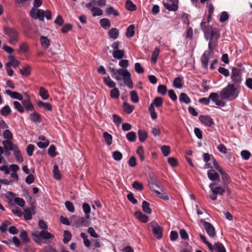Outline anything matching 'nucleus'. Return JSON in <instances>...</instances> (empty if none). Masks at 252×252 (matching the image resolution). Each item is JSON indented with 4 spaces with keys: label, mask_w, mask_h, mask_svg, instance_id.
<instances>
[{
    "label": "nucleus",
    "mask_w": 252,
    "mask_h": 252,
    "mask_svg": "<svg viewBox=\"0 0 252 252\" xmlns=\"http://www.w3.org/2000/svg\"><path fill=\"white\" fill-rule=\"evenodd\" d=\"M135 34V26L130 25L126 29V36L127 37H132Z\"/></svg>",
    "instance_id": "72a5a7b5"
},
{
    "label": "nucleus",
    "mask_w": 252,
    "mask_h": 252,
    "mask_svg": "<svg viewBox=\"0 0 252 252\" xmlns=\"http://www.w3.org/2000/svg\"><path fill=\"white\" fill-rule=\"evenodd\" d=\"M29 50V46L26 42L21 43L19 45V48L17 52L19 53L25 54L28 52Z\"/></svg>",
    "instance_id": "4be33fe9"
},
{
    "label": "nucleus",
    "mask_w": 252,
    "mask_h": 252,
    "mask_svg": "<svg viewBox=\"0 0 252 252\" xmlns=\"http://www.w3.org/2000/svg\"><path fill=\"white\" fill-rule=\"evenodd\" d=\"M199 120L202 124L207 126L211 127L215 125L213 119L208 116L201 115L199 117Z\"/></svg>",
    "instance_id": "ddd939ff"
},
{
    "label": "nucleus",
    "mask_w": 252,
    "mask_h": 252,
    "mask_svg": "<svg viewBox=\"0 0 252 252\" xmlns=\"http://www.w3.org/2000/svg\"><path fill=\"white\" fill-rule=\"evenodd\" d=\"M41 45L44 48H48L50 45L49 39L46 36H42L40 38Z\"/></svg>",
    "instance_id": "2f4dec72"
},
{
    "label": "nucleus",
    "mask_w": 252,
    "mask_h": 252,
    "mask_svg": "<svg viewBox=\"0 0 252 252\" xmlns=\"http://www.w3.org/2000/svg\"><path fill=\"white\" fill-rule=\"evenodd\" d=\"M210 56V52L209 51H205L201 58L202 65L205 69L208 68Z\"/></svg>",
    "instance_id": "2eb2a0df"
},
{
    "label": "nucleus",
    "mask_w": 252,
    "mask_h": 252,
    "mask_svg": "<svg viewBox=\"0 0 252 252\" xmlns=\"http://www.w3.org/2000/svg\"><path fill=\"white\" fill-rule=\"evenodd\" d=\"M159 54V50L158 48H155L152 53L151 58V61L153 63H156L157 62Z\"/></svg>",
    "instance_id": "6e6d98bb"
},
{
    "label": "nucleus",
    "mask_w": 252,
    "mask_h": 252,
    "mask_svg": "<svg viewBox=\"0 0 252 252\" xmlns=\"http://www.w3.org/2000/svg\"><path fill=\"white\" fill-rule=\"evenodd\" d=\"M108 35L110 38L116 39L119 35V31L117 28H112L108 31Z\"/></svg>",
    "instance_id": "b1692460"
},
{
    "label": "nucleus",
    "mask_w": 252,
    "mask_h": 252,
    "mask_svg": "<svg viewBox=\"0 0 252 252\" xmlns=\"http://www.w3.org/2000/svg\"><path fill=\"white\" fill-rule=\"evenodd\" d=\"M210 98L218 106L223 107L225 106V103L220 99V96L217 93H211Z\"/></svg>",
    "instance_id": "4468645a"
},
{
    "label": "nucleus",
    "mask_w": 252,
    "mask_h": 252,
    "mask_svg": "<svg viewBox=\"0 0 252 252\" xmlns=\"http://www.w3.org/2000/svg\"><path fill=\"white\" fill-rule=\"evenodd\" d=\"M39 94L43 100L47 99L49 96L48 91L42 87L39 88Z\"/></svg>",
    "instance_id": "58836bf2"
},
{
    "label": "nucleus",
    "mask_w": 252,
    "mask_h": 252,
    "mask_svg": "<svg viewBox=\"0 0 252 252\" xmlns=\"http://www.w3.org/2000/svg\"><path fill=\"white\" fill-rule=\"evenodd\" d=\"M3 32L9 37L8 42L12 45H16L19 41V33L14 28L4 27Z\"/></svg>",
    "instance_id": "423d86ee"
},
{
    "label": "nucleus",
    "mask_w": 252,
    "mask_h": 252,
    "mask_svg": "<svg viewBox=\"0 0 252 252\" xmlns=\"http://www.w3.org/2000/svg\"><path fill=\"white\" fill-rule=\"evenodd\" d=\"M4 149L7 150L14 151L18 147L13 144L11 142L8 140L4 141L2 142Z\"/></svg>",
    "instance_id": "393cba45"
},
{
    "label": "nucleus",
    "mask_w": 252,
    "mask_h": 252,
    "mask_svg": "<svg viewBox=\"0 0 252 252\" xmlns=\"http://www.w3.org/2000/svg\"><path fill=\"white\" fill-rule=\"evenodd\" d=\"M103 82L109 88H113L116 87V83L111 80L109 76L103 78Z\"/></svg>",
    "instance_id": "cd10ccee"
},
{
    "label": "nucleus",
    "mask_w": 252,
    "mask_h": 252,
    "mask_svg": "<svg viewBox=\"0 0 252 252\" xmlns=\"http://www.w3.org/2000/svg\"><path fill=\"white\" fill-rule=\"evenodd\" d=\"M11 110L8 105L3 106L0 110V114L1 115L6 117L10 114Z\"/></svg>",
    "instance_id": "e433bc0d"
},
{
    "label": "nucleus",
    "mask_w": 252,
    "mask_h": 252,
    "mask_svg": "<svg viewBox=\"0 0 252 252\" xmlns=\"http://www.w3.org/2000/svg\"><path fill=\"white\" fill-rule=\"evenodd\" d=\"M150 203L146 201L142 202V208L143 211L146 214H150L152 212L151 209L150 207Z\"/></svg>",
    "instance_id": "a19ab883"
},
{
    "label": "nucleus",
    "mask_w": 252,
    "mask_h": 252,
    "mask_svg": "<svg viewBox=\"0 0 252 252\" xmlns=\"http://www.w3.org/2000/svg\"><path fill=\"white\" fill-rule=\"evenodd\" d=\"M125 51L124 50H118L117 51H115V52H113L112 56L113 57L118 60H121L123 59L125 56Z\"/></svg>",
    "instance_id": "c756f323"
},
{
    "label": "nucleus",
    "mask_w": 252,
    "mask_h": 252,
    "mask_svg": "<svg viewBox=\"0 0 252 252\" xmlns=\"http://www.w3.org/2000/svg\"><path fill=\"white\" fill-rule=\"evenodd\" d=\"M10 222L8 220L3 221L0 226V231L2 232H5L7 229V227L9 225Z\"/></svg>",
    "instance_id": "69168bd1"
},
{
    "label": "nucleus",
    "mask_w": 252,
    "mask_h": 252,
    "mask_svg": "<svg viewBox=\"0 0 252 252\" xmlns=\"http://www.w3.org/2000/svg\"><path fill=\"white\" fill-rule=\"evenodd\" d=\"M82 209L85 216L87 218H90L91 209L89 204L87 203H84L82 205Z\"/></svg>",
    "instance_id": "473e14b6"
},
{
    "label": "nucleus",
    "mask_w": 252,
    "mask_h": 252,
    "mask_svg": "<svg viewBox=\"0 0 252 252\" xmlns=\"http://www.w3.org/2000/svg\"><path fill=\"white\" fill-rule=\"evenodd\" d=\"M103 137L108 145H110L112 144V137L111 134H109L107 132L103 133Z\"/></svg>",
    "instance_id": "052dcab7"
},
{
    "label": "nucleus",
    "mask_w": 252,
    "mask_h": 252,
    "mask_svg": "<svg viewBox=\"0 0 252 252\" xmlns=\"http://www.w3.org/2000/svg\"><path fill=\"white\" fill-rule=\"evenodd\" d=\"M32 236L34 241L39 245L42 243V239L47 240L49 239H53L55 237L53 234L46 230L34 231L32 233Z\"/></svg>",
    "instance_id": "20e7f679"
},
{
    "label": "nucleus",
    "mask_w": 252,
    "mask_h": 252,
    "mask_svg": "<svg viewBox=\"0 0 252 252\" xmlns=\"http://www.w3.org/2000/svg\"><path fill=\"white\" fill-rule=\"evenodd\" d=\"M239 91L234 84H228L220 92V96L222 99L233 100L238 97Z\"/></svg>",
    "instance_id": "7ed1b4c3"
},
{
    "label": "nucleus",
    "mask_w": 252,
    "mask_h": 252,
    "mask_svg": "<svg viewBox=\"0 0 252 252\" xmlns=\"http://www.w3.org/2000/svg\"><path fill=\"white\" fill-rule=\"evenodd\" d=\"M123 108L125 112L127 114H130L134 109V107L133 105L126 102L124 103Z\"/></svg>",
    "instance_id": "c03bdc74"
},
{
    "label": "nucleus",
    "mask_w": 252,
    "mask_h": 252,
    "mask_svg": "<svg viewBox=\"0 0 252 252\" xmlns=\"http://www.w3.org/2000/svg\"><path fill=\"white\" fill-rule=\"evenodd\" d=\"M160 150L164 157L168 156L170 153V148L169 146L163 145L161 146Z\"/></svg>",
    "instance_id": "864d4df0"
},
{
    "label": "nucleus",
    "mask_w": 252,
    "mask_h": 252,
    "mask_svg": "<svg viewBox=\"0 0 252 252\" xmlns=\"http://www.w3.org/2000/svg\"><path fill=\"white\" fill-rule=\"evenodd\" d=\"M216 185L215 183H212L209 186L211 191L210 197L214 201L217 199L218 195H222L225 191V189L220 185L215 187Z\"/></svg>",
    "instance_id": "6e6552de"
},
{
    "label": "nucleus",
    "mask_w": 252,
    "mask_h": 252,
    "mask_svg": "<svg viewBox=\"0 0 252 252\" xmlns=\"http://www.w3.org/2000/svg\"><path fill=\"white\" fill-rule=\"evenodd\" d=\"M139 140L144 142L147 139V132L145 130H139L137 132Z\"/></svg>",
    "instance_id": "7c9ffc66"
},
{
    "label": "nucleus",
    "mask_w": 252,
    "mask_h": 252,
    "mask_svg": "<svg viewBox=\"0 0 252 252\" xmlns=\"http://www.w3.org/2000/svg\"><path fill=\"white\" fill-rule=\"evenodd\" d=\"M231 79L234 85H239L241 84L242 78L241 73L239 69L233 68L232 69Z\"/></svg>",
    "instance_id": "9d476101"
},
{
    "label": "nucleus",
    "mask_w": 252,
    "mask_h": 252,
    "mask_svg": "<svg viewBox=\"0 0 252 252\" xmlns=\"http://www.w3.org/2000/svg\"><path fill=\"white\" fill-rule=\"evenodd\" d=\"M30 16L34 19L43 21L45 17L47 20L51 19V13L50 11H44L42 9L32 8L30 11Z\"/></svg>",
    "instance_id": "39448f33"
},
{
    "label": "nucleus",
    "mask_w": 252,
    "mask_h": 252,
    "mask_svg": "<svg viewBox=\"0 0 252 252\" xmlns=\"http://www.w3.org/2000/svg\"><path fill=\"white\" fill-rule=\"evenodd\" d=\"M91 12L92 15L94 17L101 16L103 14V11L101 9L98 7H92L91 8Z\"/></svg>",
    "instance_id": "49530a36"
},
{
    "label": "nucleus",
    "mask_w": 252,
    "mask_h": 252,
    "mask_svg": "<svg viewBox=\"0 0 252 252\" xmlns=\"http://www.w3.org/2000/svg\"><path fill=\"white\" fill-rule=\"evenodd\" d=\"M229 15L226 11H223L220 14V22H224L228 20Z\"/></svg>",
    "instance_id": "680f3d73"
},
{
    "label": "nucleus",
    "mask_w": 252,
    "mask_h": 252,
    "mask_svg": "<svg viewBox=\"0 0 252 252\" xmlns=\"http://www.w3.org/2000/svg\"><path fill=\"white\" fill-rule=\"evenodd\" d=\"M204 34L205 39L209 40L208 48L211 50L216 47L217 41L220 38V31L216 28H213L212 27H208Z\"/></svg>",
    "instance_id": "f03ea898"
},
{
    "label": "nucleus",
    "mask_w": 252,
    "mask_h": 252,
    "mask_svg": "<svg viewBox=\"0 0 252 252\" xmlns=\"http://www.w3.org/2000/svg\"><path fill=\"white\" fill-rule=\"evenodd\" d=\"M19 236L24 243H28L30 242V239L26 230H22L20 233Z\"/></svg>",
    "instance_id": "ea45409f"
},
{
    "label": "nucleus",
    "mask_w": 252,
    "mask_h": 252,
    "mask_svg": "<svg viewBox=\"0 0 252 252\" xmlns=\"http://www.w3.org/2000/svg\"><path fill=\"white\" fill-rule=\"evenodd\" d=\"M71 233L68 230L64 231L63 242L64 244H67L71 239Z\"/></svg>",
    "instance_id": "3c124183"
},
{
    "label": "nucleus",
    "mask_w": 252,
    "mask_h": 252,
    "mask_svg": "<svg viewBox=\"0 0 252 252\" xmlns=\"http://www.w3.org/2000/svg\"><path fill=\"white\" fill-rule=\"evenodd\" d=\"M199 237L201 240L207 246L208 249L212 252H213V245L211 243L208 242L206 238V237L202 234H199Z\"/></svg>",
    "instance_id": "de8ad7c7"
},
{
    "label": "nucleus",
    "mask_w": 252,
    "mask_h": 252,
    "mask_svg": "<svg viewBox=\"0 0 252 252\" xmlns=\"http://www.w3.org/2000/svg\"><path fill=\"white\" fill-rule=\"evenodd\" d=\"M157 92L158 94L164 95L167 92V88L164 85H160L158 87Z\"/></svg>",
    "instance_id": "0e129e2a"
},
{
    "label": "nucleus",
    "mask_w": 252,
    "mask_h": 252,
    "mask_svg": "<svg viewBox=\"0 0 252 252\" xmlns=\"http://www.w3.org/2000/svg\"><path fill=\"white\" fill-rule=\"evenodd\" d=\"M120 95V92L116 87L113 88L110 92V97L112 98L118 99Z\"/></svg>",
    "instance_id": "4c0bfd02"
},
{
    "label": "nucleus",
    "mask_w": 252,
    "mask_h": 252,
    "mask_svg": "<svg viewBox=\"0 0 252 252\" xmlns=\"http://www.w3.org/2000/svg\"><path fill=\"white\" fill-rule=\"evenodd\" d=\"M154 236L158 239H161L162 236V228L155 221H152L150 224Z\"/></svg>",
    "instance_id": "1a4fd4ad"
},
{
    "label": "nucleus",
    "mask_w": 252,
    "mask_h": 252,
    "mask_svg": "<svg viewBox=\"0 0 252 252\" xmlns=\"http://www.w3.org/2000/svg\"><path fill=\"white\" fill-rule=\"evenodd\" d=\"M105 12L108 15H113L115 16H118L120 15L119 13L113 7L109 6L105 10Z\"/></svg>",
    "instance_id": "79ce46f5"
},
{
    "label": "nucleus",
    "mask_w": 252,
    "mask_h": 252,
    "mask_svg": "<svg viewBox=\"0 0 252 252\" xmlns=\"http://www.w3.org/2000/svg\"><path fill=\"white\" fill-rule=\"evenodd\" d=\"M213 251H215L217 252H226L225 248L224 246L220 242L215 243L213 246Z\"/></svg>",
    "instance_id": "c85d7f7f"
},
{
    "label": "nucleus",
    "mask_w": 252,
    "mask_h": 252,
    "mask_svg": "<svg viewBox=\"0 0 252 252\" xmlns=\"http://www.w3.org/2000/svg\"><path fill=\"white\" fill-rule=\"evenodd\" d=\"M13 154L16 158V159L18 161L20 162H22L23 161V158L18 147L15 150H14V151H13Z\"/></svg>",
    "instance_id": "603ef678"
},
{
    "label": "nucleus",
    "mask_w": 252,
    "mask_h": 252,
    "mask_svg": "<svg viewBox=\"0 0 252 252\" xmlns=\"http://www.w3.org/2000/svg\"><path fill=\"white\" fill-rule=\"evenodd\" d=\"M216 169L220 174L221 178L224 185H227L230 181V177L228 175L224 172L220 165H217Z\"/></svg>",
    "instance_id": "dca6fc26"
},
{
    "label": "nucleus",
    "mask_w": 252,
    "mask_h": 252,
    "mask_svg": "<svg viewBox=\"0 0 252 252\" xmlns=\"http://www.w3.org/2000/svg\"><path fill=\"white\" fill-rule=\"evenodd\" d=\"M203 160L205 162L211 161L214 165V167L216 169L217 165H219V163L212 155H210L209 154H203Z\"/></svg>",
    "instance_id": "f3484780"
},
{
    "label": "nucleus",
    "mask_w": 252,
    "mask_h": 252,
    "mask_svg": "<svg viewBox=\"0 0 252 252\" xmlns=\"http://www.w3.org/2000/svg\"><path fill=\"white\" fill-rule=\"evenodd\" d=\"M110 71L112 73V76L117 81L122 80L120 75L123 78L124 82L129 89L133 88V82L131 79V74L127 69L119 68L115 69L113 67H109Z\"/></svg>",
    "instance_id": "f257e3e1"
},
{
    "label": "nucleus",
    "mask_w": 252,
    "mask_h": 252,
    "mask_svg": "<svg viewBox=\"0 0 252 252\" xmlns=\"http://www.w3.org/2000/svg\"><path fill=\"white\" fill-rule=\"evenodd\" d=\"M126 137L129 142H134L136 138V133L133 131L129 132L126 134Z\"/></svg>",
    "instance_id": "bf43d9fd"
},
{
    "label": "nucleus",
    "mask_w": 252,
    "mask_h": 252,
    "mask_svg": "<svg viewBox=\"0 0 252 252\" xmlns=\"http://www.w3.org/2000/svg\"><path fill=\"white\" fill-rule=\"evenodd\" d=\"M14 107L20 113H22L24 112V108L21 104L17 101L13 102Z\"/></svg>",
    "instance_id": "4d7b16f0"
},
{
    "label": "nucleus",
    "mask_w": 252,
    "mask_h": 252,
    "mask_svg": "<svg viewBox=\"0 0 252 252\" xmlns=\"http://www.w3.org/2000/svg\"><path fill=\"white\" fill-rule=\"evenodd\" d=\"M131 100L134 103H137L139 101V97L137 93L135 91H132L130 93Z\"/></svg>",
    "instance_id": "13d9d810"
},
{
    "label": "nucleus",
    "mask_w": 252,
    "mask_h": 252,
    "mask_svg": "<svg viewBox=\"0 0 252 252\" xmlns=\"http://www.w3.org/2000/svg\"><path fill=\"white\" fill-rule=\"evenodd\" d=\"M100 26L104 29L107 30L111 27V23L107 18H102L99 21Z\"/></svg>",
    "instance_id": "a878e982"
},
{
    "label": "nucleus",
    "mask_w": 252,
    "mask_h": 252,
    "mask_svg": "<svg viewBox=\"0 0 252 252\" xmlns=\"http://www.w3.org/2000/svg\"><path fill=\"white\" fill-rule=\"evenodd\" d=\"M169 2L163 1V4L165 9L170 11H177L179 9V0H168Z\"/></svg>",
    "instance_id": "9b49d317"
},
{
    "label": "nucleus",
    "mask_w": 252,
    "mask_h": 252,
    "mask_svg": "<svg viewBox=\"0 0 252 252\" xmlns=\"http://www.w3.org/2000/svg\"><path fill=\"white\" fill-rule=\"evenodd\" d=\"M155 193L158 197L161 199H163L164 200L168 199V196L167 194L163 189L162 187L159 189V190H157V191H156Z\"/></svg>",
    "instance_id": "bb28decb"
},
{
    "label": "nucleus",
    "mask_w": 252,
    "mask_h": 252,
    "mask_svg": "<svg viewBox=\"0 0 252 252\" xmlns=\"http://www.w3.org/2000/svg\"><path fill=\"white\" fill-rule=\"evenodd\" d=\"M241 156L244 160H248L251 156V154L247 150H243L241 152Z\"/></svg>",
    "instance_id": "338daca9"
},
{
    "label": "nucleus",
    "mask_w": 252,
    "mask_h": 252,
    "mask_svg": "<svg viewBox=\"0 0 252 252\" xmlns=\"http://www.w3.org/2000/svg\"><path fill=\"white\" fill-rule=\"evenodd\" d=\"M5 93L12 98L16 99L20 101H22L23 99L22 95L16 92H12L10 90H6Z\"/></svg>",
    "instance_id": "a211bd4d"
},
{
    "label": "nucleus",
    "mask_w": 252,
    "mask_h": 252,
    "mask_svg": "<svg viewBox=\"0 0 252 252\" xmlns=\"http://www.w3.org/2000/svg\"><path fill=\"white\" fill-rule=\"evenodd\" d=\"M48 153L51 157H54L57 155L56 153V147L54 145L50 146L48 150Z\"/></svg>",
    "instance_id": "774afa93"
},
{
    "label": "nucleus",
    "mask_w": 252,
    "mask_h": 252,
    "mask_svg": "<svg viewBox=\"0 0 252 252\" xmlns=\"http://www.w3.org/2000/svg\"><path fill=\"white\" fill-rule=\"evenodd\" d=\"M65 206L67 210L73 213L75 211L74 206L72 202L69 201H66L65 202Z\"/></svg>",
    "instance_id": "e2e57ef3"
},
{
    "label": "nucleus",
    "mask_w": 252,
    "mask_h": 252,
    "mask_svg": "<svg viewBox=\"0 0 252 252\" xmlns=\"http://www.w3.org/2000/svg\"><path fill=\"white\" fill-rule=\"evenodd\" d=\"M207 175L208 178L211 181L219 180V175L213 169L208 171Z\"/></svg>",
    "instance_id": "aec40b11"
},
{
    "label": "nucleus",
    "mask_w": 252,
    "mask_h": 252,
    "mask_svg": "<svg viewBox=\"0 0 252 252\" xmlns=\"http://www.w3.org/2000/svg\"><path fill=\"white\" fill-rule=\"evenodd\" d=\"M136 153L138 155L140 159L143 161L145 160V157L144 156V152L143 150V148L142 147L139 146L138 147L136 151Z\"/></svg>",
    "instance_id": "8fccbe9b"
},
{
    "label": "nucleus",
    "mask_w": 252,
    "mask_h": 252,
    "mask_svg": "<svg viewBox=\"0 0 252 252\" xmlns=\"http://www.w3.org/2000/svg\"><path fill=\"white\" fill-rule=\"evenodd\" d=\"M89 219L86 216L78 218L76 216H73L70 219V222L72 225L76 227L88 226L90 224Z\"/></svg>",
    "instance_id": "0eeeda50"
},
{
    "label": "nucleus",
    "mask_w": 252,
    "mask_h": 252,
    "mask_svg": "<svg viewBox=\"0 0 252 252\" xmlns=\"http://www.w3.org/2000/svg\"><path fill=\"white\" fill-rule=\"evenodd\" d=\"M201 222L203 223L204 227L208 235L211 238L214 237L216 235V233L215 229L213 225L203 220H201Z\"/></svg>",
    "instance_id": "f8f14e48"
},
{
    "label": "nucleus",
    "mask_w": 252,
    "mask_h": 252,
    "mask_svg": "<svg viewBox=\"0 0 252 252\" xmlns=\"http://www.w3.org/2000/svg\"><path fill=\"white\" fill-rule=\"evenodd\" d=\"M179 100L181 102H184L185 104H189L191 100L190 98L188 96V95L184 93H182L180 94L179 96Z\"/></svg>",
    "instance_id": "c9c22d12"
},
{
    "label": "nucleus",
    "mask_w": 252,
    "mask_h": 252,
    "mask_svg": "<svg viewBox=\"0 0 252 252\" xmlns=\"http://www.w3.org/2000/svg\"><path fill=\"white\" fill-rule=\"evenodd\" d=\"M23 106L26 111H33L34 107L30 100H25L22 101Z\"/></svg>",
    "instance_id": "5701e85b"
},
{
    "label": "nucleus",
    "mask_w": 252,
    "mask_h": 252,
    "mask_svg": "<svg viewBox=\"0 0 252 252\" xmlns=\"http://www.w3.org/2000/svg\"><path fill=\"white\" fill-rule=\"evenodd\" d=\"M134 216L138 220L141 222L145 223L148 221V217L143 214L141 212H135L134 213Z\"/></svg>",
    "instance_id": "412c9836"
},
{
    "label": "nucleus",
    "mask_w": 252,
    "mask_h": 252,
    "mask_svg": "<svg viewBox=\"0 0 252 252\" xmlns=\"http://www.w3.org/2000/svg\"><path fill=\"white\" fill-rule=\"evenodd\" d=\"M53 173L54 177L56 179L60 180L61 179V175L59 170V167L57 165H54Z\"/></svg>",
    "instance_id": "09e8293b"
},
{
    "label": "nucleus",
    "mask_w": 252,
    "mask_h": 252,
    "mask_svg": "<svg viewBox=\"0 0 252 252\" xmlns=\"http://www.w3.org/2000/svg\"><path fill=\"white\" fill-rule=\"evenodd\" d=\"M30 118L32 122L35 124L40 123L41 121V115L37 112L30 113Z\"/></svg>",
    "instance_id": "6ab92c4d"
},
{
    "label": "nucleus",
    "mask_w": 252,
    "mask_h": 252,
    "mask_svg": "<svg viewBox=\"0 0 252 252\" xmlns=\"http://www.w3.org/2000/svg\"><path fill=\"white\" fill-rule=\"evenodd\" d=\"M37 104L39 107H44L48 111H51L52 110V106L49 102H44L41 101H38Z\"/></svg>",
    "instance_id": "f704fd0d"
},
{
    "label": "nucleus",
    "mask_w": 252,
    "mask_h": 252,
    "mask_svg": "<svg viewBox=\"0 0 252 252\" xmlns=\"http://www.w3.org/2000/svg\"><path fill=\"white\" fill-rule=\"evenodd\" d=\"M126 8L129 11H133L136 10V6L130 0H127L126 2Z\"/></svg>",
    "instance_id": "a18cd8bd"
},
{
    "label": "nucleus",
    "mask_w": 252,
    "mask_h": 252,
    "mask_svg": "<svg viewBox=\"0 0 252 252\" xmlns=\"http://www.w3.org/2000/svg\"><path fill=\"white\" fill-rule=\"evenodd\" d=\"M149 111L150 113L151 118L153 120H155L157 118V114L156 112V110L153 104H151L149 108Z\"/></svg>",
    "instance_id": "5fc2aeb1"
},
{
    "label": "nucleus",
    "mask_w": 252,
    "mask_h": 252,
    "mask_svg": "<svg viewBox=\"0 0 252 252\" xmlns=\"http://www.w3.org/2000/svg\"><path fill=\"white\" fill-rule=\"evenodd\" d=\"M173 86L177 89L182 88V79L180 77H176L173 81Z\"/></svg>",
    "instance_id": "37998d69"
}]
</instances>
